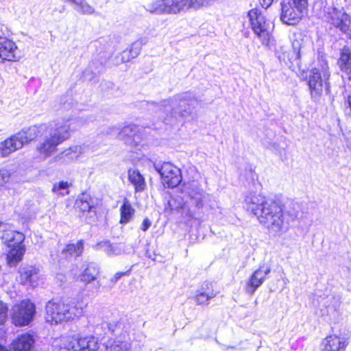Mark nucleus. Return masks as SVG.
<instances>
[{
	"instance_id": "0eeeda50",
	"label": "nucleus",
	"mask_w": 351,
	"mask_h": 351,
	"mask_svg": "<svg viewBox=\"0 0 351 351\" xmlns=\"http://www.w3.org/2000/svg\"><path fill=\"white\" fill-rule=\"evenodd\" d=\"M147 10L156 14H178L190 10L188 0H158L147 5Z\"/></svg>"
},
{
	"instance_id": "2f4dec72",
	"label": "nucleus",
	"mask_w": 351,
	"mask_h": 351,
	"mask_svg": "<svg viewBox=\"0 0 351 351\" xmlns=\"http://www.w3.org/2000/svg\"><path fill=\"white\" fill-rule=\"evenodd\" d=\"M339 64L342 71L351 73V51L349 49H343L339 60Z\"/></svg>"
},
{
	"instance_id": "1a4fd4ad",
	"label": "nucleus",
	"mask_w": 351,
	"mask_h": 351,
	"mask_svg": "<svg viewBox=\"0 0 351 351\" xmlns=\"http://www.w3.org/2000/svg\"><path fill=\"white\" fill-rule=\"evenodd\" d=\"M155 169L160 175L164 184L169 188H174L182 181L181 171L170 162H165L160 167L155 165Z\"/></svg>"
},
{
	"instance_id": "ddd939ff",
	"label": "nucleus",
	"mask_w": 351,
	"mask_h": 351,
	"mask_svg": "<svg viewBox=\"0 0 351 351\" xmlns=\"http://www.w3.org/2000/svg\"><path fill=\"white\" fill-rule=\"evenodd\" d=\"M108 130L107 132L108 134H117V137L124 141L126 144H136L137 140L139 138L136 132L137 127L134 125L125 126L121 131H119V129L115 127L110 128Z\"/></svg>"
},
{
	"instance_id": "7c9ffc66",
	"label": "nucleus",
	"mask_w": 351,
	"mask_h": 351,
	"mask_svg": "<svg viewBox=\"0 0 351 351\" xmlns=\"http://www.w3.org/2000/svg\"><path fill=\"white\" fill-rule=\"evenodd\" d=\"M96 250H101L108 256L119 255L121 250L117 245H112L109 241H101L94 246Z\"/></svg>"
},
{
	"instance_id": "5701e85b",
	"label": "nucleus",
	"mask_w": 351,
	"mask_h": 351,
	"mask_svg": "<svg viewBox=\"0 0 351 351\" xmlns=\"http://www.w3.org/2000/svg\"><path fill=\"white\" fill-rule=\"evenodd\" d=\"M21 149V144L14 136L0 143V158L9 156L11 153Z\"/></svg>"
},
{
	"instance_id": "cd10ccee",
	"label": "nucleus",
	"mask_w": 351,
	"mask_h": 351,
	"mask_svg": "<svg viewBox=\"0 0 351 351\" xmlns=\"http://www.w3.org/2000/svg\"><path fill=\"white\" fill-rule=\"evenodd\" d=\"M83 148L79 145H73L64 149L58 157L60 159H64L66 161H73L77 159L83 154Z\"/></svg>"
},
{
	"instance_id": "37998d69",
	"label": "nucleus",
	"mask_w": 351,
	"mask_h": 351,
	"mask_svg": "<svg viewBox=\"0 0 351 351\" xmlns=\"http://www.w3.org/2000/svg\"><path fill=\"white\" fill-rule=\"evenodd\" d=\"M5 228H6V226L4 225V223L0 221V229L5 230Z\"/></svg>"
},
{
	"instance_id": "79ce46f5",
	"label": "nucleus",
	"mask_w": 351,
	"mask_h": 351,
	"mask_svg": "<svg viewBox=\"0 0 351 351\" xmlns=\"http://www.w3.org/2000/svg\"><path fill=\"white\" fill-rule=\"evenodd\" d=\"M182 99L180 97H175L172 99L168 101L169 103H171V105L174 106L178 101H181Z\"/></svg>"
},
{
	"instance_id": "c756f323",
	"label": "nucleus",
	"mask_w": 351,
	"mask_h": 351,
	"mask_svg": "<svg viewBox=\"0 0 351 351\" xmlns=\"http://www.w3.org/2000/svg\"><path fill=\"white\" fill-rule=\"evenodd\" d=\"M121 219L122 224L128 223L132 218L134 214V209L132 207L129 200L124 199L123 205L120 208Z\"/></svg>"
},
{
	"instance_id": "a19ab883",
	"label": "nucleus",
	"mask_w": 351,
	"mask_h": 351,
	"mask_svg": "<svg viewBox=\"0 0 351 351\" xmlns=\"http://www.w3.org/2000/svg\"><path fill=\"white\" fill-rule=\"evenodd\" d=\"M151 225H152L151 221L149 219L146 218L143 220V221L141 226V229L145 232L150 228Z\"/></svg>"
},
{
	"instance_id": "f257e3e1",
	"label": "nucleus",
	"mask_w": 351,
	"mask_h": 351,
	"mask_svg": "<svg viewBox=\"0 0 351 351\" xmlns=\"http://www.w3.org/2000/svg\"><path fill=\"white\" fill-rule=\"evenodd\" d=\"M247 209L256 215L274 236H280L288 228L281 207L261 194L251 193L245 199Z\"/></svg>"
},
{
	"instance_id": "72a5a7b5",
	"label": "nucleus",
	"mask_w": 351,
	"mask_h": 351,
	"mask_svg": "<svg viewBox=\"0 0 351 351\" xmlns=\"http://www.w3.org/2000/svg\"><path fill=\"white\" fill-rule=\"evenodd\" d=\"M99 271L95 267L88 266L84 271L81 276V280L86 283H89L95 279Z\"/></svg>"
},
{
	"instance_id": "f3484780",
	"label": "nucleus",
	"mask_w": 351,
	"mask_h": 351,
	"mask_svg": "<svg viewBox=\"0 0 351 351\" xmlns=\"http://www.w3.org/2000/svg\"><path fill=\"white\" fill-rule=\"evenodd\" d=\"M21 284L36 287L40 280L39 271L31 265L21 267L19 270Z\"/></svg>"
},
{
	"instance_id": "f704fd0d",
	"label": "nucleus",
	"mask_w": 351,
	"mask_h": 351,
	"mask_svg": "<svg viewBox=\"0 0 351 351\" xmlns=\"http://www.w3.org/2000/svg\"><path fill=\"white\" fill-rule=\"evenodd\" d=\"M69 183L67 182L61 181L58 183H55L52 187V191L59 195H66L69 193L68 189Z\"/></svg>"
},
{
	"instance_id": "423d86ee",
	"label": "nucleus",
	"mask_w": 351,
	"mask_h": 351,
	"mask_svg": "<svg viewBox=\"0 0 351 351\" xmlns=\"http://www.w3.org/2000/svg\"><path fill=\"white\" fill-rule=\"evenodd\" d=\"M282 0L281 2V21L287 25L297 24L303 16V12L306 10L307 0Z\"/></svg>"
},
{
	"instance_id": "c9c22d12",
	"label": "nucleus",
	"mask_w": 351,
	"mask_h": 351,
	"mask_svg": "<svg viewBox=\"0 0 351 351\" xmlns=\"http://www.w3.org/2000/svg\"><path fill=\"white\" fill-rule=\"evenodd\" d=\"M108 351H128L129 349L128 343L120 340H114L113 342L108 343Z\"/></svg>"
},
{
	"instance_id": "aec40b11",
	"label": "nucleus",
	"mask_w": 351,
	"mask_h": 351,
	"mask_svg": "<svg viewBox=\"0 0 351 351\" xmlns=\"http://www.w3.org/2000/svg\"><path fill=\"white\" fill-rule=\"evenodd\" d=\"M312 75L308 79V88L311 90V95L313 97L319 96L322 93L323 82L328 79V75L324 73V80L322 77L319 71L315 69L311 71Z\"/></svg>"
},
{
	"instance_id": "9d476101",
	"label": "nucleus",
	"mask_w": 351,
	"mask_h": 351,
	"mask_svg": "<svg viewBox=\"0 0 351 351\" xmlns=\"http://www.w3.org/2000/svg\"><path fill=\"white\" fill-rule=\"evenodd\" d=\"M45 319L51 324L67 322L66 303L60 301H49L45 306Z\"/></svg>"
},
{
	"instance_id": "f03ea898",
	"label": "nucleus",
	"mask_w": 351,
	"mask_h": 351,
	"mask_svg": "<svg viewBox=\"0 0 351 351\" xmlns=\"http://www.w3.org/2000/svg\"><path fill=\"white\" fill-rule=\"evenodd\" d=\"M84 123L80 117H64L51 123L47 128L48 134L37 146L38 152L45 157L51 156L59 145L70 137L71 132L77 130Z\"/></svg>"
},
{
	"instance_id": "c85d7f7f",
	"label": "nucleus",
	"mask_w": 351,
	"mask_h": 351,
	"mask_svg": "<svg viewBox=\"0 0 351 351\" xmlns=\"http://www.w3.org/2000/svg\"><path fill=\"white\" fill-rule=\"evenodd\" d=\"M75 206L82 212H95L92 199L88 195L82 194L75 202Z\"/></svg>"
},
{
	"instance_id": "412c9836",
	"label": "nucleus",
	"mask_w": 351,
	"mask_h": 351,
	"mask_svg": "<svg viewBox=\"0 0 351 351\" xmlns=\"http://www.w3.org/2000/svg\"><path fill=\"white\" fill-rule=\"evenodd\" d=\"M84 251V242L80 240L76 244L70 243L63 248L60 254V260H70L81 256Z\"/></svg>"
},
{
	"instance_id": "bb28decb",
	"label": "nucleus",
	"mask_w": 351,
	"mask_h": 351,
	"mask_svg": "<svg viewBox=\"0 0 351 351\" xmlns=\"http://www.w3.org/2000/svg\"><path fill=\"white\" fill-rule=\"evenodd\" d=\"M84 309V307L82 303L71 302L66 304L67 321L69 322L82 316Z\"/></svg>"
},
{
	"instance_id": "6e6552de",
	"label": "nucleus",
	"mask_w": 351,
	"mask_h": 351,
	"mask_svg": "<svg viewBox=\"0 0 351 351\" xmlns=\"http://www.w3.org/2000/svg\"><path fill=\"white\" fill-rule=\"evenodd\" d=\"M64 345L69 351H97L99 346L98 339L93 335L69 337Z\"/></svg>"
},
{
	"instance_id": "a878e982",
	"label": "nucleus",
	"mask_w": 351,
	"mask_h": 351,
	"mask_svg": "<svg viewBox=\"0 0 351 351\" xmlns=\"http://www.w3.org/2000/svg\"><path fill=\"white\" fill-rule=\"evenodd\" d=\"M145 38H140L133 43L128 51H123L122 54L123 62H128L131 58H135L138 56L141 47L146 43Z\"/></svg>"
},
{
	"instance_id": "b1692460",
	"label": "nucleus",
	"mask_w": 351,
	"mask_h": 351,
	"mask_svg": "<svg viewBox=\"0 0 351 351\" xmlns=\"http://www.w3.org/2000/svg\"><path fill=\"white\" fill-rule=\"evenodd\" d=\"M10 247L11 250L7 255L8 264L10 267H15L22 260L25 252V247L23 244Z\"/></svg>"
},
{
	"instance_id": "58836bf2",
	"label": "nucleus",
	"mask_w": 351,
	"mask_h": 351,
	"mask_svg": "<svg viewBox=\"0 0 351 351\" xmlns=\"http://www.w3.org/2000/svg\"><path fill=\"white\" fill-rule=\"evenodd\" d=\"M10 177V173L7 169H1L0 170V185L3 184L6 182L8 181Z\"/></svg>"
},
{
	"instance_id": "20e7f679",
	"label": "nucleus",
	"mask_w": 351,
	"mask_h": 351,
	"mask_svg": "<svg viewBox=\"0 0 351 351\" xmlns=\"http://www.w3.org/2000/svg\"><path fill=\"white\" fill-rule=\"evenodd\" d=\"M248 16L251 28L254 34L260 39L263 45H268L274 29L272 23L256 9L250 10Z\"/></svg>"
},
{
	"instance_id": "39448f33",
	"label": "nucleus",
	"mask_w": 351,
	"mask_h": 351,
	"mask_svg": "<svg viewBox=\"0 0 351 351\" xmlns=\"http://www.w3.org/2000/svg\"><path fill=\"white\" fill-rule=\"evenodd\" d=\"M36 306L29 300H23L14 305L10 311L12 323L16 326H26L33 320Z\"/></svg>"
},
{
	"instance_id": "4468645a",
	"label": "nucleus",
	"mask_w": 351,
	"mask_h": 351,
	"mask_svg": "<svg viewBox=\"0 0 351 351\" xmlns=\"http://www.w3.org/2000/svg\"><path fill=\"white\" fill-rule=\"evenodd\" d=\"M271 271V267L267 265H262L254 271L247 284L246 291L250 294H253L255 291L263 283L266 276Z\"/></svg>"
},
{
	"instance_id": "dca6fc26",
	"label": "nucleus",
	"mask_w": 351,
	"mask_h": 351,
	"mask_svg": "<svg viewBox=\"0 0 351 351\" xmlns=\"http://www.w3.org/2000/svg\"><path fill=\"white\" fill-rule=\"evenodd\" d=\"M35 340L34 336L28 332L23 333L12 342L9 351H33Z\"/></svg>"
},
{
	"instance_id": "473e14b6",
	"label": "nucleus",
	"mask_w": 351,
	"mask_h": 351,
	"mask_svg": "<svg viewBox=\"0 0 351 351\" xmlns=\"http://www.w3.org/2000/svg\"><path fill=\"white\" fill-rule=\"evenodd\" d=\"M72 3L77 5L75 10L83 14H92L94 13V8L88 5L84 0H73Z\"/></svg>"
},
{
	"instance_id": "e433bc0d",
	"label": "nucleus",
	"mask_w": 351,
	"mask_h": 351,
	"mask_svg": "<svg viewBox=\"0 0 351 351\" xmlns=\"http://www.w3.org/2000/svg\"><path fill=\"white\" fill-rule=\"evenodd\" d=\"M328 306H331L335 310H337L341 304V295L339 293H332L328 296Z\"/></svg>"
},
{
	"instance_id": "a211bd4d",
	"label": "nucleus",
	"mask_w": 351,
	"mask_h": 351,
	"mask_svg": "<svg viewBox=\"0 0 351 351\" xmlns=\"http://www.w3.org/2000/svg\"><path fill=\"white\" fill-rule=\"evenodd\" d=\"M330 23L342 32L347 33L350 31L351 18L345 12L333 9L330 13Z\"/></svg>"
},
{
	"instance_id": "f8f14e48",
	"label": "nucleus",
	"mask_w": 351,
	"mask_h": 351,
	"mask_svg": "<svg viewBox=\"0 0 351 351\" xmlns=\"http://www.w3.org/2000/svg\"><path fill=\"white\" fill-rule=\"evenodd\" d=\"M19 58L16 43L6 37L0 36V58L3 61H16Z\"/></svg>"
},
{
	"instance_id": "4be33fe9",
	"label": "nucleus",
	"mask_w": 351,
	"mask_h": 351,
	"mask_svg": "<svg viewBox=\"0 0 351 351\" xmlns=\"http://www.w3.org/2000/svg\"><path fill=\"white\" fill-rule=\"evenodd\" d=\"M217 293L212 289V283L204 282L196 292L195 300L197 304H208L209 300L216 296Z\"/></svg>"
},
{
	"instance_id": "4c0bfd02",
	"label": "nucleus",
	"mask_w": 351,
	"mask_h": 351,
	"mask_svg": "<svg viewBox=\"0 0 351 351\" xmlns=\"http://www.w3.org/2000/svg\"><path fill=\"white\" fill-rule=\"evenodd\" d=\"M8 307L7 304L0 301V325L5 323L8 318Z\"/></svg>"
},
{
	"instance_id": "9b49d317",
	"label": "nucleus",
	"mask_w": 351,
	"mask_h": 351,
	"mask_svg": "<svg viewBox=\"0 0 351 351\" xmlns=\"http://www.w3.org/2000/svg\"><path fill=\"white\" fill-rule=\"evenodd\" d=\"M48 126L45 124L32 125L25 128L13 135L14 138L21 144V149L26 144H28L38 136L47 131Z\"/></svg>"
},
{
	"instance_id": "6ab92c4d",
	"label": "nucleus",
	"mask_w": 351,
	"mask_h": 351,
	"mask_svg": "<svg viewBox=\"0 0 351 351\" xmlns=\"http://www.w3.org/2000/svg\"><path fill=\"white\" fill-rule=\"evenodd\" d=\"M348 343L345 337L330 335L323 340L322 346L324 351H346Z\"/></svg>"
},
{
	"instance_id": "393cba45",
	"label": "nucleus",
	"mask_w": 351,
	"mask_h": 351,
	"mask_svg": "<svg viewBox=\"0 0 351 351\" xmlns=\"http://www.w3.org/2000/svg\"><path fill=\"white\" fill-rule=\"evenodd\" d=\"M128 180L134 186L136 192H141L145 190L146 183L141 173L135 169H129L128 172Z\"/></svg>"
},
{
	"instance_id": "c03bdc74",
	"label": "nucleus",
	"mask_w": 351,
	"mask_h": 351,
	"mask_svg": "<svg viewBox=\"0 0 351 351\" xmlns=\"http://www.w3.org/2000/svg\"><path fill=\"white\" fill-rule=\"evenodd\" d=\"M307 77V75L304 73V72L302 74V79L306 80Z\"/></svg>"
},
{
	"instance_id": "ea45409f",
	"label": "nucleus",
	"mask_w": 351,
	"mask_h": 351,
	"mask_svg": "<svg viewBox=\"0 0 351 351\" xmlns=\"http://www.w3.org/2000/svg\"><path fill=\"white\" fill-rule=\"evenodd\" d=\"M129 274H130V271H128L125 272H117L112 278L111 282L113 284H115L122 276L129 275Z\"/></svg>"
},
{
	"instance_id": "2eb2a0df",
	"label": "nucleus",
	"mask_w": 351,
	"mask_h": 351,
	"mask_svg": "<svg viewBox=\"0 0 351 351\" xmlns=\"http://www.w3.org/2000/svg\"><path fill=\"white\" fill-rule=\"evenodd\" d=\"M5 230L0 229V239L8 247L23 244L25 235L20 232L13 230L10 224L5 223Z\"/></svg>"
},
{
	"instance_id": "7ed1b4c3",
	"label": "nucleus",
	"mask_w": 351,
	"mask_h": 351,
	"mask_svg": "<svg viewBox=\"0 0 351 351\" xmlns=\"http://www.w3.org/2000/svg\"><path fill=\"white\" fill-rule=\"evenodd\" d=\"M186 193L189 197V201L187 203L176 205V199L171 198L168 202V206L171 210L178 211L180 209H189L190 206H194L195 210L189 212V217H193V213L200 210L204 206V191L199 184L193 182L187 187Z\"/></svg>"
}]
</instances>
